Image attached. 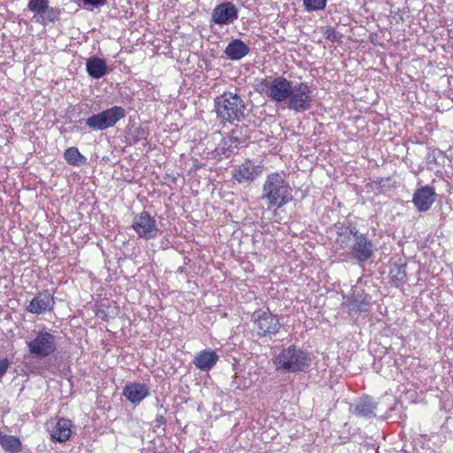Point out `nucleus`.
I'll return each mask as SVG.
<instances>
[{
    "label": "nucleus",
    "instance_id": "obj_2",
    "mask_svg": "<svg viewBox=\"0 0 453 453\" xmlns=\"http://www.w3.org/2000/svg\"><path fill=\"white\" fill-rule=\"evenodd\" d=\"M263 198L268 207L281 208L292 201V188L280 173H271L263 184Z\"/></svg>",
    "mask_w": 453,
    "mask_h": 453
},
{
    "label": "nucleus",
    "instance_id": "obj_11",
    "mask_svg": "<svg viewBox=\"0 0 453 453\" xmlns=\"http://www.w3.org/2000/svg\"><path fill=\"white\" fill-rule=\"evenodd\" d=\"M55 299L48 289L38 292L27 306V311L32 314L40 315L54 310Z\"/></svg>",
    "mask_w": 453,
    "mask_h": 453
},
{
    "label": "nucleus",
    "instance_id": "obj_30",
    "mask_svg": "<svg viewBox=\"0 0 453 453\" xmlns=\"http://www.w3.org/2000/svg\"><path fill=\"white\" fill-rule=\"evenodd\" d=\"M203 166H205L204 162L201 161L200 159H198L196 157H192V167H191L189 173L196 172L197 170L203 168Z\"/></svg>",
    "mask_w": 453,
    "mask_h": 453
},
{
    "label": "nucleus",
    "instance_id": "obj_16",
    "mask_svg": "<svg viewBox=\"0 0 453 453\" xmlns=\"http://www.w3.org/2000/svg\"><path fill=\"white\" fill-rule=\"evenodd\" d=\"M219 358V357L214 349L207 348L197 352L192 363L200 371L209 372L216 365Z\"/></svg>",
    "mask_w": 453,
    "mask_h": 453
},
{
    "label": "nucleus",
    "instance_id": "obj_33",
    "mask_svg": "<svg viewBox=\"0 0 453 453\" xmlns=\"http://www.w3.org/2000/svg\"><path fill=\"white\" fill-rule=\"evenodd\" d=\"M385 179L383 178H378L376 180H374V183L378 186H381L382 183L384 182ZM386 180H390V178H387Z\"/></svg>",
    "mask_w": 453,
    "mask_h": 453
},
{
    "label": "nucleus",
    "instance_id": "obj_9",
    "mask_svg": "<svg viewBox=\"0 0 453 453\" xmlns=\"http://www.w3.org/2000/svg\"><path fill=\"white\" fill-rule=\"evenodd\" d=\"M266 86V96L273 102L282 103L290 96L292 82L283 76L274 78Z\"/></svg>",
    "mask_w": 453,
    "mask_h": 453
},
{
    "label": "nucleus",
    "instance_id": "obj_32",
    "mask_svg": "<svg viewBox=\"0 0 453 453\" xmlns=\"http://www.w3.org/2000/svg\"><path fill=\"white\" fill-rule=\"evenodd\" d=\"M155 422H156L157 426L159 427L166 423V419L164 417V415H157Z\"/></svg>",
    "mask_w": 453,
    "mask_h": 453
},
{
    "label": "nucleus",
    "instance_id": "obj_18",
    "mask_svg": "<svg viewBox=\"0 0 453 453\" xmlns=\"http://www.w3.org/2000/svg\"><path fill=\"white\" fill-rule=\"evenodd\" d=\"M123 395L130 403H138L149 395V388L142 383H129L124 387Z\"/></svg>",
    "mask_w": 453,
    "mask_h": 453
},
{
    "label": "nucleus",
    "instance_id": "obj_17",
    "mask_svg": "<svg viewBox=\"0 0 453 453\" xmlns=\"http://www.w3.org/2000/svg\"><path fill=\"white\" fill-rule=\"evenodd\" d=\"M72 421L68 418H58L55 426L50 430V437L52 441L58 442H65L71 437Z\"/></svg>",
    "mask_w": 453,
    "mask_h": 453
},
{
    "label": "nucleus",
    "instance_id": "obj_25",
    "mask_svg": "<svg viewBox=\"0 0 453 453\" xmlns=\"http://www.w3.org/2000/svg\"><path fill=\"white\" fill-rule=\"evenodd\" d=\"M376 405L368 401L361 402L356 405V413L361 417H371L374 415Z\"/></svg>",
    "mask_w": 453,
    "mask_h": 453
},
{
    "label": "nucleus",
    "instance_id": "obj_1",
    "mask_svg": "<svg viewBox=\"0 0 453 453\" xmlns=\"http://www.w3.org/2000/svg\"><path fill=\"white\" fill-rule=\"evenodd\" d=\"M214 111L224 125L240 122L245 116V103L238 94L224 92L214 98Z\"/></svg>",
    "mask_w": 453,
    "mask_h": 453
},
{
    "label": "nucleus",
    "instance_id": "obj_5",
    "mask_svg": "<svg viewBox=\"0 0 453 453\" xmlns=\"http://www.w3.org/2000/svg\"><path fill=\"white\" fill-rule=\"evenodd\" d=\"M28 352L35 357L43 358L57 351L56 336L46 330H41L27 342Z\"/></svg>",
    "mask_w": 453,
    "mask_h": 453
},
{
    "label": "nucleus",
    "instance_id": "obj_8",
    "mask_svg": "<svg viewBox=\"0 0 453 453\" xmlns=\"http://www.w3.org/2000/svg\"><path fill=\"white\" fill-rule=\"evenodd\" d=\"M263 172L262 164L256 165L250 159H246L233 168L231 175L238 183H251L261 176Z\"/></svg>",
    "mask_w": 453,
    "mask_h": 453
},
{
    "label": "nucleus",
    "instance_id": "obj_23",
    "mask_svg": "<svg viewBox=\"0 0 453 453\" xmlns=\"http://www.w3.org/2000/svg\"><path fill=\"white\" fill-rule=\"evenodd\" d=\"M349 311L356 313L365 312L370 308V302L365 298H358L356 296H349L345 302Z\"/></svg>",
    "mask_w": 453,
    "mask_h": 453
},
{
    "label": "nucleus",
    "instance_id": "obj_13",
    "mask_svg": "<svg viewBox=\"0 0 453 453\" xmlns=\"http://www.w3.org/2000/svg\"><path fill=\"white\" fill-rule=\"evenodd\" d=\"M354 242L350 247V254L358 262L369 260L374 252L372 242L365 234H354Z\"/></svg>",
    "mask_w": 453,
    "mask_h": 453
},
{
    "label": "nucleus",
    "instance_id": "obj_19",
    "mask_svg": "<svg viewBox=\"0 0 453 453\" xmlns=\"http://www.w3.org/2000/svg\"><path fill=\"white\" fill-rule=\"evenodd\" d=\"M86 70L90 77L100 79L107 73L106 62L98 57H90L87 59Z\"/></svg>",
    "mask_w": 453,
    "mask_h": 453
},
{
    "label": "nucleus",
    "instance_id": "obj_26",
    "mask_svg": "<svg viewBox=\"0 0 453 453\" xmlns=\"http://www.w3.org/2000/svg\"><path fill=\"white\" fill-rule=\"evenodd\" d=\"M327 0H303V4L307 12L322 11L326 6Z\"/></svg>",
    "mask_w": 453,
    "mask_h": 453
},
{
    "label": "nucleus",
    "instance_id": "obj_12",
    "mask_svg": "<svg viewBox=\"0 0 453 453\" xmlns=\"http://www.w3.org/2000/svg\"><path fill=\"white\" fill-rule=\"evenodd\" d=\"M50 0H29L27 8L34 12L35 16H39L37 21L41 24L54 22L59 11L49 5Z\"/></svg>",
    "mask_w": 453,
    "mask_h": 453
},
{
    "label": "nucleus",
    "instance_id": "obj_21",
    "mask_svg": "<svg viewBox=\"0 0 453 453\" xmlns=\"http://www.w3.org/2000/svg\"><path fill=\"white\" fill-rule=\"evenodd\" d=\"M407 265L405 264H395L389 270V281L395 288L403 286L407 280Z\"/></svg>",
    "mask_w": 453,
    "mask_h": 453
},
{
    "label": "nucleus",
    "instance_id": "obj_15",
    "mask_svg": "<svg viewBox=\"0 0 453 453\" xmlns=\"http://www.w3.org/2000/svg\"><path fill=\"white\" fill-rule=\"evenodd\" d=\"M436 198V194L433 188L424 186L418 188L412 197V203L419 211H428Z\"/></svg>",
    "mask_w": 453,
    "mask_h": 453
},
{
    "label": "nucleus",
    "instance_id": "obj_34",
    "mask_svg": "<svg viewBox=\"0 0 453 453\" xmlns=\"http://www.w3.org/2000/svg\"><path fill=\"white\" fill-rule=\"evenodd\" d=\"M140 139H141L140 137H135V136L133 137V141L134 143L138 142Z\"/></svg>",
    "mask_w": 453,
    "mask_h": 453
},
{
    "label": "nucleus",
    "instance_id": "obj_29",
    "mask_svg": "<svg viewBox=\"0 0 453 453\" xmlns=\"http://www.w3.org/2000/svg\"><path fill=\"white\" fill-rule=\"evenodd\" d=\"M10 367V361L7 357L0 359V380L5 375Z\"/></svg>",
    "mask_w": 453,
    "mask_h": 453
},
{
    "label": "nucleus",
    "instance_id": "obj_4",
    "mask_svg": "<svg viewBox=\"0 0 453 453\" xmlns=\"http://www.w3.org/2000/svg\"><path fill=\"white\" fill-rule=\"evenodd\" d=\"M251 322L259 338H271L276 335L282 326L278 315L273 313L269 308L256 310Z\"/></svg>",
    "mask_w": 453,
    "mask_h": 453
},
{
    "label": "nucleus",
    "instance_id": "obj_28",
    "mask_svg": "<svg viewBox=\"0 0 453 453\" xmlns=\"http://www.w3.org/2000/svg\"><path fill=\"white\" fill-rule=\"evenodd\" d=\"M323 36L332 42H339L342 37V35L334 27H326L325 28Z\"/></svg>",
    "mask_w": 453,
    "mask_h": 453
},
{
    "label": "nucleus",
    "instance_id": "obj_31",
    "mask_svg": "<svg viewBox=\"0 0 453 453\" xmlns=\"http://www.w3.org/2000/svg\"><path fill=\"white\" fill-rule=\"evenodd\" d=\"M85 4H89L92 6H101L106 3V0H82Z\"/></svg>",
    "mask_w": 453,
    "mask_h": 453
},
{
    "label": "nucleus",
    "instance_id": "obj_3",
    "mask_svg": "<svg viewBox=\"0 0 453 453\" xmlns=\"http://www.w3.org/2000/svg\"><path fill=\"white\" fill-rule=\"evenodd\" d=\"M309 354L296 345L284 348L273 358L277 371L284 372H304L309 367Z\"/></svg>",
    "mask_w": 453,
    "mask_h": 453
},
{
    "label": "nucleus",
    "instance_id": "obj_20",
    "mask_svg": "<svg viewBox=\"0 0 453 453\" xmlns=\"http://www.w3.org/2000/svg\"><path fill=\"white\" fill-rule=\"evenodd\" d=\"M249 47L241 40H233L226 48L225 53L232 60H239L249 53Z\"/></svg>",
    "mask_w": 453,
    "mask_h": 453
},
{
    "label": "nucleus",
    "instance_id": "obj_7",
    "mask_svg": "<svg viewBox=\"0 0 453 453\" xmlns=\"http://www.w3.org/2000/svg\"><path fill=\"white\" fill-rule=\"evenodd\" d=\"M288 108L297 112L305 111L311 106L312 95L307 83L300 82L291 87Z\"/></svg>",
    "mask_w": 453,
    "mask_h": 453
},
{
    "label": "nucleus",
    "instance_id": "obj_6",
    "mask_svg": "<svg viewBox=\"0 0 453 453\" xmlns=\"http://www.w3.org/2000/svg\"><path fill=\"white\" fill-rule=\"evenodd\" d=\"M124 117L125 110L121 106H113L88 117L85 122L91 131H103L114 127Z\"/></svg>",
    "mask_w": 453,
    "mask_h": 453
},
{
    "label": "nucleus",
    "instance_id": "obj_24",
    "mask_svg": "<svg viewBox=\"0 0 453 453\" xmlns=\"http://www.w3.org/2000/svg\"><path fill=\"white\" fill-rule=\"evenodd\" d=\"M64 158L67 164L79 166L86 162V157L81 155L77 147H69L64 152Z\"/></svg>",
    "mask_w": 453,
    "mask_h": 453
},
{
    "label": "nucleus",
    "instance_id": "obj_14",
    "mask_svg": "<svg viewBox=\"0 0 453 453\" xmlns=\"http://www.w3.org/2000/svg\"><path fill=\"white\" fill-rule=\"evenodd\" d=\"M238 19V10L231 2L218 4L212 11L211 19L215 24H231Z\"/></svg>",
    "mask_w": 453,
    "mask_h": 453
},
{
    "label": "nucleus",
    "instance_id": "obj_22",
    "mask_svg": "<svg viewBox=\"0 0 453 453\" xmlns=\"http://www.w3.org/2000/svg\"><path fill=\"white\" fill-rule=\"evenodd\" d=\"M1 447L10 453H19L22 451L20 439L14 435L3 434L0 441Z\"/></svg>",
    "mask_w": 453,
    "mask_h": 453
},
{
    "label": "nucleus",
    "instance_id": "obj_10",
    "mask_svg": "<svg viewBox=\"0 0 453 453\" xmlns=\"http://www.w3.org/2000/svg\"><path fill=\"white\" fill-rule=\"evenodd\" d=\"M132 227L139 237L147 240L156 237L158 231L156 220L147 211H142L134 218Z\"/></svg>",
    "mask_w": 453,
    "mask_h": 453
},
{
    "label": "nucleus",
    "instance_id": "obj_27",
    "mask_svg": "<svg viewBox=\"0 0 453 453\" xmlns=\"http://www.w3.org/2000/svg\"><path fill=\"white\" fill-rule=\"evenodd\" d=\"M354 234L352 231L341 233L336 239V243L342 248L346 249L354 242Z\"/></svg>",
    "mask_w": 453,
    "mask_h": 453
}]
</instances>
